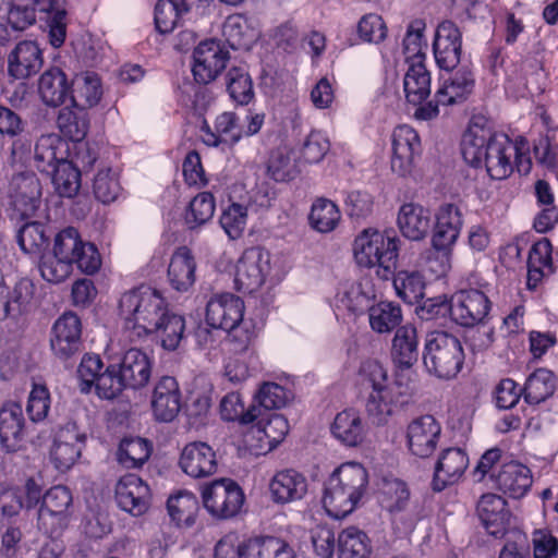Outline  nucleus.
I'll use <instances>...</instances> for the list:
<instances>
[{"instance_id":"nucleus-59","label":"nucleus","mask_w":558,"mask_h":558,"mask_svg":"<svg viewBox=\"0 0 558 558\" xmlns=\"http://www.w3.org/2000/svg\"><path fill=\"white\" fill-rule=\"evenodd\" d=\"M380 494L384 508L390 512L402 511L410 499L407 484L398 478L385 480Z\"/></svg>"},{"instance_id":"nucleus-61","label":"nucleus","mask_w":558,"mask_h":558,"mask_svg":"<svg viewBox=\"0 0 558 558\" xmlns=\"http://www.w3.org/2000/svg\"><path fill=\"white\" fill-rule=\"evenodd\" d=\"M93 187L96 198L104 204L116 201L121 191L120 183L111 169L99 171L94 179Z\"/></svg>"},{"instance_id":"nucleus-45","label":"nucleus","mask_w":558,"mask_h":558,"mask_svg":"<svg viewBox=\"0 0 558 558\" xmlns=\"http://www.w3.org/2000/svg\"><path fill=\"white\" fill-rule=\"evenodd\" d=\"M368 320L371 328L378 333H388L396 329L402 322L401 307L390 301H380L368 307Z\"/></svg>"},{"instance_id":"nucleus-31","label":"nucleus","mask_w":558,"mask_h":558,"mask_svg":"<svg viewBox=\"0 0 558 558\" xmlns=\"http://www.w3.org/2000/svg\"><path fill=\"white\" fill-rule=\"evenodd\" d=\"M332 436L347 447L360 446L366 436V426L353 409L339 412L330 427Z\"/></svg>"},{"instance_id":"nucleus-9","label":"nucleus","mask_w":558,"mask_h":558,"mask_svg":"<svg viewBox=\"0 0 558 558\" xmlns=\"http://www.w3.org/2000/svg\"><path fill=\"white\" fill-rule=\"evenodd\" d=\"M463 226L460 208L451 203L442 204L436 214V225L432 235V248L440 259V271L450 269L452 248Z\"/></svg>"},{"instance_id":"nucleus-24","label":"nucleus","mask_w":558,"mask_h":558,"mask_svg":"<svg viewBox=\"0 0 558 558\" xmlns=\"http://www.w3.org/2000/svg\"><path fill=\"white\" fill-rule=\"evenodd\" d=\"M151 409L155 418L159 422H172L181 410V392L174 377L163 376L156 384Z\"/></svg>"},{"instance_id":"nucleus-34","label":"nucleus","mask_w":558,"mask_h":558,"mask_svg":"<svg viewBox=\"0 0 558 558\" xmlns=\"http://www.w3.org/2000/svg\"><path fill=\"white\" fill-rule=\"evenodd\" d=\"M66 153L68 146L59 135H41L35 144V167L41 173H50L57 165L68 159Z\"/></svg>"},{"instance_id":"nucleus-30","label":"nucleus","mask_w":558,"mask_h":558,"mask_svg":"<svg viewBox=\"0 0 558 558\" xmlns=\"http://www.w3.org/2000/svg\"><path fill=\"white\" fill-rule=\"evenodd\" d=\"M513 149L508 137L505 135H494L488 142L486 154L483 158V165L492 179L502 180L512 172L510 161L511 150Z\"/></svg>"},{"instance_id":"nucleus-33","label":"nucleus","mask_w":558,"mask_h":558,"mask_svg":"<svg viewBox=\"0 0 558 558\" xmlns=\"http://www.w3.org/2000/svg\"><path fill=\"white\" fill-rule=\"evenodd\" d=\"M38 93L45 105L59 107L70 99L71 83L61 69L51 66L41 74Z\"/></svg>"},{"instance_id":"nucleus-44","label":"nucleus","mask_w":558,"mask_h":558,"mask_svg":"<svg viewBox=\"0 0 558 558\" xmlns=\"http://www.w3.org/2000/svg\"><path fill=\"white\" fill-rule=\"evenodd\" d=\"M397 295L408 304L418 303L424 298L425 279L417 270H399L390 276Z\"/></svg>"},{"instance_id":"nucleus-36","label":"nucleus","mask_w":558,"mask_h":558,"mask_svg":"<svg viewBox=\"0 0 558 558\" xmlns=\"http://www.w3.org/2000/svg\"><path fill=\"white\" fill-rule=\"evenodd\" d=\"M33 296L32 284L26 280L19 281L12 289L0 282V322L20 317Z\"/></svg>"},{"instance_id":"nucleus-57","label":"nucleus","mask_w":558,"mask_h":558,"mask_svg":"<svg viewBox=\"0 0 558 558\" xmlns=\"http://www.w3.org/2000/svg\"><path fill=\"white\" fill-rule=\"evenodd\" d=\"M37 12L33 0H10L7 22L12 31H24L36 22Z\"/></svg>"},{"instance_id":"nucleus-42","label":"nucleus","mask_w":558,"mask_h":558,"mask_svg":"<svg viewBox=\"0 0 558 558\" xmlns=\"http://www.w3.org/2000/svg\"><path fill=\"white\" fill-rule=\"evenodd\" d=\"M489 130L480 126H472L463 134L461 141V153L469 165L481 167L486 154L488 142L494 137Z\"/></svg>"},{"instance_id":"nucleus-4","label":"nucleus","mask_w":558,"mask_h":558,"mask_svg":"<svg viewBox=\"0 0 558 558\" xmlns=\"http://www.w3.org/2000/svg\"><path fill=\"white\" fill-rule=\"evenodd\" d=\"M168 311L160 293L149 287H140L125 292L119 303L120 316L126 328L137 330V335L153 333L160 318Z\"/></svg>"},{"instance_id":"nucleus-21","label":"nucleus","mask_w":558,"mask_h":558,"mask_svg":"<svg viewBox=\"0 0 558 558\" xmlns=\"http://www.w3.org/2000/svg\"><path fill=\"white\" fill-rule=\"evenodd\" d=\"M441 427L432 415L413 420L408 426V444L411 452L420 458L429 457L436 449Z\"/></svg>"},{"instance_id":"nucleus-64","label":"nucleus","mask_w":558,"mask_h":558,"mask_svg":"<svg viewBox=\"0 0 558 558\" xmlns=\"http://www.w3.org/2000/svg\"><path fill=\"white\" fill-rule=\"evenodd\" d=\"M267 170L269 175L278 182L292 180L296 174V167L286 151L278 149L271 153Z\"/></svg>"},{"instance_id":"nucleus-40","label":"nucleus","mask_w":558,"mask_h":558,"mask_svg":"<svg viewBox=\"0 0 558 558\" xmlns=\"http://www.w3.org/2000/svg\"><path fill=\"white\" fill-rule=\"evenodd\" d=\"M102 96L99 76L94 72L77 75L71 84L70 100L74 108H90L96 106Z\"/></svg>"},{"instance_id":"nucleus-15","label":"nucleus","mask_w":558,"mask_h":558,"mask_svg":"<svg viewBox=\"0 0 558 558\" xmlns=\"http://www.w3.org/2000/svg\"><path fill=\"white\" fill-rule=\"evenodd\" d=\"M244 302L241 298L223 293L211 298L206 306V322L214 329L228 332L230 340L236 337L231 332L236 329L243 319Z\"/></svg>"},{"instance_id":"nucleus-52","label":"nucleus","mask_w":558,"mask_h":558,"mask_svg":"<svg viewBox=\"0 0 558 558\" xmlns=\"http://www.w3.org/2000/svg\"><path fill=\"white\" fill-rule=\"evenodd\" d=\"M159 323L156 329L153 330V333L159 337L165 349L175 350L183 338L185 329L184 318L168 310Z\"/></svg>"},{"instance_id":"nucleus-20","label":"nucleus","mask_w":558,"mask_h":558,"mask_svg":"<svg viewBox=\"0 0 558 558\" xmlns=\"http://www.w3.org/2000/svg\"><path fill=\"white\" fill-rule=\"evenodd\" d=\"M179 464L185 474L194 478L210 476L218 468L216 452L203 441L187 444L181 452Z\"/></svg>"},{"instance_id":"nucleus-47","label":"nucleus","mask_w":558,"mask_h":558,"mask_svg":"<svg viewBox=\"0 0 558 558\" xmlns=\"http://www.w3.org/2000/svg\"><path fill=\"white\" fill-rule=\"evenodd\" d=\"M555 389L554 373L546 368H538L526 379L523 388L524 400L530 404H538L553 396Z\"/></svg>"},{"instance_id":"nucleus-49","label":"nucleus","mask_w":558,"mask_h":558,"mask_svg":"<svg viewBox=\"0 0 558 558\" xmlns=\"http://www.w3.org/2000/svg\"><path fill=\"white\" fill-rule=\"evenodd\" d=\"M47 174L51 177L54 190L61 197L71 198L78 193L81 187V171L72 161L66 159L60 162Z\"/></svg>"},{"instance_id":"nucleus-38","label":"nucleus","mask_w":558,"mask_h":558,"mask_svg":"<svg viewBox=\"0 0 558 558\" xmlns=\"http://www.w3.org/2000/svg\"><path fill=\"white\" fill-rule=\"evenodd\" d=\"M474 76L468 66H461L436 92L437 101L444 106L464 101L474 88Z\"/></svg>"},{"instance_id":"nucleus-25","label":"nucleus","mask_w":558,"mask_h":558,"mask_svg":"<svg viewBox=\"0 0 558 558\" xmlns=\"http://www.w3.org/2000/svg\"><path fill=\"white\" fill-rule=\"evenodd\" d=\"M490 478L497 489L517 499L523 497L533 483L531 470L514 461L502 464Z\"/></svg>"},{"instance_id":"nucleus-37","label":"nucleus","mask_w":558,"mask_h":558,"mask_svg":"<svg viewBox=\"0 0 558 558\" xmlns=\"http://www.w3.org/2000/svg\"><path fill=\"white\" fill-rule=\"evenodd\" d=\"M196 262L190 248L179 247L168 267L170 284L178 291L189 290L195 282Z\"/></svg>"},{"instance_id":"nucleus-43","label":"nucleus","mask_w":558,"mask_h":558,"mask_svg":"<svg viewBox=\"0 0 558 558\" xmlns=\"http://www.w3.org/2000/svg\"><path fill=\"white\" fill-rule=\"evenodd\" d=\"M47 231V226L39 221H25L16 230V241L24 253L41 255L49 246Z\"/></svg>"},{"instance_id":"nucleus-6","label":"nucleus","mask_w":558,"mask_h":558,"mask_svg":"<svg viewBox=\"0 0 558 558\" xmlns=\"http://www.w3.org/2000/svg\"><path fill=\"white\" fill-rule=\"evenodd\" d=\"M463 361L462 344L456 336L446 331H434L427 336L423 363L430 375L451 379L460 372Z\"/></svg>"},{"instance_id":"nucleus-5","label":"nucleus","mask_w":558,"mask_h":558,"mask_svg":"<svg viewBox=\"0 0 558 558\" xmlns=\"http://www.w3.org/2000/svg\"><path fill=\"white\" fill-rule=\"evenodd\" d=\"M400 243L390 232L364 230L353 243L355 260L363 267H376L377 276L388 280L397 267Z\"/></svg>"},{"instance_id":"nucleus-35","label":"nucleus","mask_w":558,"mask_h":558,"mask_svg":"<svg viewBox=\"0 0 558 558\" xmlns=\"http://www.w3.org/2000/svg\"><path fill=\"white\" fill-rule=\"evenodd\" d=\"M391 357L403 369L412 367L418 360L417 330L413 325H404L396 330L392 339Z\"/></svg>"},{"instance_id":"nucleus-32","label":"nucleus","mask_w":558,"mask_h":558,"mask_svg":"<svg viewBox=\"0 0 558 558\" xmlns=\"http://www.w3.org/2000/svg\"><path fill=\"white\" fill-rule=\"evenodd\" d=\"M270 492L276 502L287 504L300 500L307 493L306 477L293 469L282 470L272 477Z\"/></svg>"},{"instance_id":"nucleus-14","label":"nucleus","mask_w":558,"mask_h":558,"mask_svg":"<svg viewBox=\"0 0 558 558\" xmlns=\"http://www.w3.org/2000/svg\"><path fill=\"white\" fill-rule=\"evenodd\" d=\"M271 270L270 253L262 247L247 248L236 265L235 284L239 291L253 293L265 282Z\"/></svg>"},{"instance_id":"nucleus-55","label":"nucleus","mask_w":558,"mask_h":558,"mask_svg":"<svg viewBox=\"0 0 558 558\" xmlns=\"http://www.w3.org/2000/svg\"><path fill=\"white\" fill-rule=\"evenodd\" d=\"M149 456V442L140 437L122 439L118 449V461L128 469L143 465Z\"/></svg>"},{"instance_id":"nucleus-16","label":"nucleus","mask_w":558,"mask_h":558,"mask_svg":"<svg viewBox=\"0 0 558 558\" xmlns=\"http://www.w3.org/2000/svg\"><path fill=\"white\" fill-rule=\"evenodd\" d=\"M489 310L490 301L480 290H461L451 296V320L462 327L482 324Z\"/></svg>"},{"instance_id":"nucleus-48","label":"nucleus","mask_w":558,"mask_h":558,"mask_svg":"<svg viewBox=\"0 0 558 558\" xmlns=\"http://www.w3.org/2000/svg\"><path fill=\"white\" fill-rule=\"evenodd\" d=\"M57 124L64 136L69 137L72 142H82L89 129V118L85 109L69 107L60 110Z\"/></svg>"},{"instance_id":"nucleus-54","label":"nucleus","mask_w":558,"mask_h":558,"mask_svg":"<svg viewBox=\"0 0 558 558\" xmlns=\"http://www.w3.org/2000/svg\"><path fill=\"white\" fill-rule=\"evenodd\" d=\"M226 84L230 97L239 105H247L254 98L253 82L244 66H232Z\"/></svg>"},{"instance_id":"nucleus-23","label":"nucleus","mask_w":558,"mask_h":558,"mask_svg":"<svg viewBox=\"0 0 558 558\" xmlns=\"http://www.w3.org/2000/svg\"><path fill=\"white\" fill-rule=\"evenodd\" d=\"M477 515L486 532L496 537H502L510 523V512L507 501L496 494H484L477 502Z\"/></svg>"},{"instance_id":"nucleus-3","label":"nucleus","mask_w":558,"mask_h":558,"mask_svg":"<svg viewBox=\"0 0 558 558\" xmlns=\"http://www.w3.org/2000/svg\"><path fill=\"white\" fill-rule=\"evenodd\" d=\"M151 376V362L148 355L140 349L128 350L119 364L106 367V374L99 379L98 396L111 400L124 389H141Z\"/></svg>"},{"instance_id":"nucleus-50","label":"nucleus","mask_w":558,"mask_h":558,"mask_svg":"<svg viewBox=\"0 0 558 558\" xmlns=\"http://www.w3.org/2000/svg\"><path fill=\"white\" fill-rule=\"evenodd\" d=\"M340 218L341 214L338 206L330 199L320 197L312 205L308 222L314 230L327 233L335 230Z\"/></svg>"},{"instance_id":"nucleus-51","label":"nucleus","mask_w":558,"mask_h":558,"mask_svg":"<svg viewBox=\"0 0 558 558\" xmlns=\"http://www.w3.org/2000/svg\"><path fill=\"white\" fill-rule=\"evenodd\" d=\"M167 508L173 521L178 524L191 526L195 523L199 505L195 495L189 492H180L169 497Z\"/></svg>"},{"instance_id":"nucleus-12","label":"nucleus","mask_w":558,"mask_h":558,"mask_svg":"<svg viewBox=\"0 0 558 558\" xmlns=\"http://www.w3.org/2000/svg\"><path fill=\"white\" fill-rule=\"evenodd\" d=\"M87 432L76 422H66L54 435L50 450V459L57 470H70L82 454L87 441Z\"/></svg>"},{"instance_id":"nucleus-13","label":"nucleus","mask_w":558,"mask_h":558,"mask_svg":"<svg viewBox=\"0 0 558 558\" xmlns=\"http://www.w3.org/2000/svg\"><path fill=\"white\" fill-rule=\"evenodd\" d=\"M50 349L63 362L82 352V322L75 313L65 312L54 322L50 332Z\"/></svg>"},{"instance_id":"nucleus-8","label":"nucleus","mask_w":558,"mask_h":558,"mask_svg":"<svg viewBox=\"0 0 558 558\" xmlns=\"http://www.w3.org/2000/svg\"><path fill=\"white\" fill-rule=\"evenodd\" d=\"M74 513L73 496L69 487L56 485L44 494V502L37 512V525L51 538H57L68 529Z\"/></svg>"},{"instance_id":"nucleus-53","label":"nucleus","mask_w":558,"mask_h":558,"mask_svg":"<svg viewBox=\"0 0 558 558\" xmlns=\"http://www.w3.org/2000/svg\"><path fill=\"white\" fill-rule=\"evenodd\" d=\"M246 547L250 558H294L289 544L274 536L250 539Z\"/></svg>"},{"instance_id":"nucleus-1","label":"nucleus","mask_w":558,"mask_h":558,"mask_svg":"<svg viewBox=\"0 0 558 558\" xmlns=\"http://www.w3.org/2000/svg\"><path fill=\"white\" fill-rule=\"evenodd\" d=\"M73 265L86 275H94L101 266V258L95 244L83 241L76 228L66 227L54 235L51 251L41 254L38 267L46 281L60 283L72 274Z\"/></svg>"},{"instance_id":"nucleus-17","label":"nucleus","mask_w":558,"mask_h":558,"mask_svg":"<svg viewBox=\"0 0 558 558\" xmlns=\"http://www.w3.org/2000/svg\"><path fill=\"white\" fill-rule=\"evenodd\" d=\"M193 75L196 82L208 84L226 68L229 52L216 40L201 43L193 52Z\"/></svg>"},{"instance_id":"nucleus-62","label":"nucleus","mask_w":558,"mask_h":558,"mask_svg":"<svg viewBox=\"0 0 558 558\" xmlns=\"http://www.w3.org/2000/svg\"><path fill=\"white\" fill-rule=\"evenodd\" d=\"M246 208L240 204L230 205L220 217V226L232 240L241 236L246 225Z\"/></svg>"},{"instance_id":"nucleus-27","label":"nucleus","mask_w":558,"mask_h":558,"mask_svg":"<svg viewBox=\"0 0 558 558\" xmlns=\"http://www.w3.org/2000/svg\"><path fill=\"white\" fill-rule=\"evenodd\" d=\"M24 415L20 403L7 402L0 409V444L7 452H15L24 439Z\"/></svg>"},{"instance_id":"nucleus-63","label":"nucleus","mask_w":558,"mask_h":558,"mask_svg":"<svg viewBox=\"0 0 558 558\" xmlns=\"http://www.w3.org/2000/svg\"><path fill=\"white\" fill-rule=\"evenodd\" d=\"M534 155L536 160L549 170L557 167L558 156V136L554 129H548L547 134L539 138L534 146Z\"/></svg>"},{"instance_id":"nucleus-39","label":"nucleus","mask_w":558,"mask_h":558,"mask_svg":"<svg viewBox=\"0 0 558 558\" xmlns=\"http://www.w3.org/2000/svg\"><path fill=\"white\" fill-rule=\"evenodd\" d=\"M403 88L407 100L414 105L422 102L430 94V75L423 60L411 62L403 78Z\"/></svg>"},{"instance_id":"nucleus-56","label":"nucleus","mask_w":558,"mask_h":558,"mask_svg":"<svg viewBox=\"0 0 558 558\" xmlns=\"http://www.w3.org/2000/svg\"><path fill=\"white\" fill-rule=\"evenodd\" d=\"M220 413L225 421H239L241 424H250L260 415V410L255 405L245 410L240 395L232 392L222 398Z\"/></svg>"},{"instance_id":"nucleus-58","label":"nucleus","mask_w":558,"mask_h":558,"mask_svg":"<svg viewBox=\"0 0 558 558\" xmlns=\"http://www.w3.org/2000/svg\"><path fill=\"white\" fill-rule=\"evenodd\" d=\"M215 197L209 192H202L197 194L189 206V211L185 216V221L190 229H194L209 221L215 213Z\"/></svg>"},{"instance_id":"nucleus-7","label":"nucleus","mask_w":558,"mask_h":558,"mask_svg":"<svg viewBox=\"0 0 558 558\" xmlns=\"http://www.w3.org/2000/svg\"><path fill=\"white\" fill-rule=\"evenodd\" d=\"M365 380L373 388L366 401L367 414L377 425L386 423L388 416L393 412V407L403 405L408 402L407 391H398L392 397L393 390L399 389V383L387 385V372L377 362L368 363L365 367Z\"/></svg>"},{"instance_id":"nucleus-60","label":"nucleus","mask_w":558,"mask_h":558,"mask_svg":"<svg viewBox=\"0 0 558 558\" xmlns=\"http://www.w3.org/2000/svg\"><path fill=\"white\" fill-rule=\"evenodd\" d=\"M104 364L99 355L85 354L77 368L78 377L82 380V391H88L92 386L96 387L98 392L99 379L106 374V369L102 371Z\"/></svg>"},{"instance_id":"nucleus-18","label":"nucleus","mask_w":558,"mask_h":558,"mask_svg":"<svg viewBox=\"0 0 558 558\" xmlns=\"http://www.w3.org/2000/svg\"><path fill=\"white\" fill-rule=\"evenodd\" d=\"M150 498L148 485L135 474L124 475L116 485L118 506L134 517H140L148 510Z\"/></svg>"},{"instance_id":"nucleus-11","label":"nucleus","mask_w":558,"mask_h":558,"mask_svg":"<svg viewBox=\"0 0 558 558\" xmlns=\"http://www.w3.org/2000/svg\"><path fill=\"white\" fill-rule=\"evenodd\" d=\"M41 184L34 172H20L12 177L8 196L15 217L22 220L33 217L41 203Z\"/></svg>"},{"instance_id":"nucleus-22","label":"nucleus","mask_w":558,"mask_h":558,"mask_svg":"<svg viewBox=\"0 0 558 558\" xmlns=\"http://www.w3.org/2000/svg\"><path fill=\"white\" fill-rule=\"evenodd\" d=\"M421 151V141L416 131L409 125H400L392 134L391 169L404 175L411 168L415 155Z\"/></svg>"},{"instance_id":"nucleus-41","label":"nucleus","mask_w":558,"mask_h":558,"mask_svg":"<svg viewBox=\"0 0 558 558\" xmlns=\"http://www.w3.org/2000/svg\"><path fill=\"white\" fill-rule=\"evenodd\" d=\"M339 558H371L372 543L365 532L355 526L342 530L337 538Z\"/></svg>"},{"instance_id":"nucleus-26","label":"nucleus","mask_w":558,"mask_h":558,"mask_svg":"<svg viewBox=\"0 0 558 558\" xmlns=\"http://www.w3.org/2000/svg\"><path fill=\"white\" fill-rule=\"evenodd\" d=\"M469 464L466 453L459 448L444 450L435 465L432 488L441 492L447 486L457 483Z\"/></svg>"},{"instance_id":"nucleus-19","label":"nucleus","mask_w":558,"mask_h":558,"mask_svg":"<svg viewBox=\"0 0 558 558\" xmlns=\"http://www.w3.org/2000/svg\"><path fill=\"white\" fill-rule=\"evenodd\" d=\"M461 32L451 21L441 22L435 33L433 43L436 63L442 70H453L461 57Z\"/></svg>"},{"instance_id":"nucleus-46","label":"nucleus","mask_w":558,"mask_h":558,"mask_svg":"<svg viewBox=\"0 0 558 558\" xmlns=\"http://www.w3.org/2000/svg\"><path fill=\"white\" fill-rule=\"evenodd\" d=\"M195 0H158L155 7V25L159 33L174 29L180 17L190 11Z\"/></svg>"},{"instance_id":"nucleus-2","label":"nucleus","mask_w":558,"mask_h":558,"mask_svg":"<svg viewBox=\"0 0 558 558\" xmlns=\"http://www.w3.org/2000/svg\"><path fill=\"white\" fill-rule=\"evenodd\" d=\"M368 473L356 462L337 468L325 482L323 504L329 515L341 519L352 513L366 493Z\"/></svg>"},{"instance_id":"nucleus-29","label":"nucleus","mask_w":558,"mask_h":558,"mask_svg":"<svg viewBox=\"0 0 558 558\" xmlns=\"http://www.w3.org/2000/svg\"><path fill=\"white\" fill-rule=\"evenodd\" d=\"M8 63V71L12 77L25 80L41 69L44 63L41 50L35 41H21L9 54Z\"/></svg>"},{"instance_id":"nucleus-10","label":"nucleus","mask_w":558,"mask_h":558,"mask_svg":"<svg viewBox=\"0 0 558 558\" xmlns=\"http://www.w3.org/2000/svg\"><path fill=\"white\" fill-rule=\"evenodd\" d=\"M202 496L204 507L217 519L235 517L245 499L242 488L231 478L214 481L204 488Z\"/></svg>"},{"instance_id":"nucleus-28","label":"nucleus","mask_w":558,"mask_h":558,"mask_svg":"<svg viewBox=\"0 0 558 558\" xmlns=\"http://www.w3.org/2000/svg\"><path fill=\"white\" fill-rule=\"evenodd\" d=\"M401 234L411 241H421L430 230L432 215L428 208L417 203H404L397 216Z\"/></svg>"}]
</instances>
